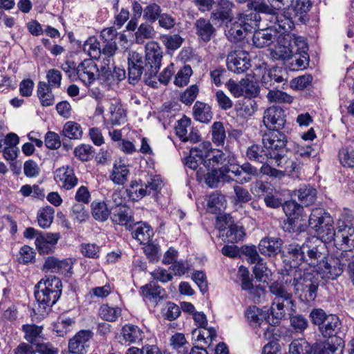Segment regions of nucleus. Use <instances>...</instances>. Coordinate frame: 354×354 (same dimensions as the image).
<instances>
[{"instance_id":"f704fd0d","label":"nucleus","mask_w":354,"mask_h":354,"mask_svg":"<svg viewBox=\"0 0 354 354\" xmlns=\"http://www.w3.org/2000/svg\"><path fill=\"white\" fill-rule=\"evenodd\" d=\"M129 170L124 164L115 163L110 179L115 184L122 185L127 181Z\"/></svg>"},{"instance_id":"2eb2a0df","label":"nucleus","mask_w":354,"mask_h":354,"mask_svg":"<svg viewBox=\"0 0 354 354\" xmlns=\"http://www.w3.org/2000/svg\"><path fill=\"white\" fill-rule=\"evenodd\" d=\"M270 22L273 25L254 32L252 37V43L257 48H262L270 46L279 36V26L274 20H270Z\"/></svg>"},{"instance_id":"c9c22d12","label":"nucleus","mask_w":354,"mask_h":354,"mask_svg":"<svg viewBox=\"0 0 354 354\" xmlns=\"http://www.w3.org/2000/svg\"><path fill=\"white\" fill-rule=\"evenodd\" d=\"M43 328L38 326L35 324H26L22 326V330L25 333L24 338L30 344L36 345L39 342V339L42 338Z\"/></svg>"},{"instance_id":"dca6fc26","label":"nucleus","mask_w":354,"mask_h":354,"mask_svg":"<svg viewBox=\"0 0 354 354\" xmlns=\"http://www.w3.org/2000/svg\"><path fill=\"white\" fill-rule=\"evenodd\" d=\"M211 147L209 142H203L198 146L193 147L189 151V156L186 158L185 165L187 167L193 170H198L200 167H203V164L206 160V153Z\"/></svg>"},{"instance_id":"5701e85b","label":"nucleus","mask_w":354,"mask_h":354,"mask_svg":"<svg viewBox=\"0 0 354 354\" xmlns=\"http://www.w3.org/2000/svg\"><path fill=\"white\" fill-rule=\"evenodd\" d=\"M218 8L211 12L210 19L222 22H231L234 19L232 9L234 4L229 0H220Z\"/></svg>"},{"instance_id":"2f4dec72","label":"nucleus","mask_w":354,"mask_h":354,"mask_svg":"<svg viewBox=\"0 0 354 354\" xmlns=\"http://www.w3.org/2000/svg\"><path fill=\"white\" fill-rule=\"evenodd\" d=\"M194 118L203 123H208L212 118L211 107L202 102L197 101L193 106Z\"/></svg>"},{"instance_id":"f03ea898","label":"nucleus","mask_w":354,"mask_h":354,"mask_svg":"<svg viewBox=\"0 0 354 354\" xmlns=\"http://www.w3.org/2000/svg\"><path fill=\"white\" fill-rule=\"evenodd\" d=\"M286 278L283 277L282 281H275L269 286L270 292L274 296L270 312L272 317L276 319L274 324L282 319L286 315V310L290 308L291 311H295V301L292 299V294L288 286L289 283H286Z\"/></svg>"},{"instance_id":"7c9ffc66","label":"nucleus","mask_w":354,"mask_h":354,"mask_svg":"<svg viewBox=\"0 0 354 354\" xmlns=\"http://www.w3.org/2000/svg\"><path fill=\"white\" fill-rule=\"evenodd\" d=\"M226 155L223 151L218 149H212V146L206 153V160L203 164L204 168H207L210 170V167H214L223 165L225 162Z\"/></svg>"},{"instance_id":"0e129e2a","label":"nucleus","mask_w":354,"mask_h":354,"mask_svg":"<svg viewBox=\"0 0 354 354\" xmlns=\"http://www.w3.org/2000/svg\"><path fill=\"white\" fill-rule=\"evenodd\" d=\"M75 155L82 161H88L93 155V147L89 145H81L75 148Z\"/></svg>"},{"instance_id":"1a4fd4ad","label":"nucleus","mask_w":354,"mask_h":354,"mask_svg":"<svg viewBox=\"0 0 354 354\" xmlns=\"http://www.w3.org/2000/svg\"><path fill=\"white\" fill-rule=\"evenodd\" d=\"M323 242L316 237L306 241L304 262L315 269L326 259V245Z\"/></svg>"},{"instance_id":"4c0bfd02","label":"nucleus","mask_w":354,"mask_h":354,"mask_svg":"<svg viewBox=\"0 0 354 354\" xmlns=\"http://www.w3.org/2000/svg\"><path fill=\"white\" fill-rule=\"evenodd\" d=\"M295 194L299 201L305 206L313 204L317 198V190L310 186H304L298 189Z\"/></svg>"},{"instance_id":"052dcab7","label":"nucleus","mask_w":354,"mask_h":354,"mask_svg":"<svg viewBox=\"0 0 354 354\" xmlns=\"http://www.w3.org/2000/svg\"><path fill=\"white\" fill-rule=\"evenodd\" d=\"M170 345L175 350L179 351L182 349L183 352H187V345H189L185 335L177 333L172 335L170 338Z\"/></svg>"},{"instance_id":"39448f33","label":"nucleus","mask_w":354,"mask_h":354,"mask_svg":"<svg viewBox=\"0 0 354 354\" xmlns=\"http://www.w3.org/2000/svg\"><path fill=\"white\" fill-rule=\"evenodd\" d=\"M252 10L248 13H241L239 16V21L245 27L256 28L259 27L262 20L261 13L270 16V21L274 20L279 28L283 30H292L294 27V23L289 17H286L284 15H274L275 9L268 3V9L267 10H259L255 7H250Z\"/></svg>"},{"instance_id":"72a5a7b5","label":"nucleus","mask_w":354,"mask_h":354,"mask_svg":"<svg viewBox=\"0 0 354 354\" xmlns=\"http://www.w3.org/2000/svg\"><path fill=\"white\" fill-rule=\"evenodd\" d=\"M286 81L283 76L279 74V71L276 69L270 70L265 73L261 79V84L266 89L277 88L276 84L282 83Z\"/></svg>"},{"instance_id":"09e8293b","label":"nucleus","mask_w":354,"mask_h":354,"mask_svg":"<svg viewBox=\"0 0 354 354\" xmlns=\"http://www.w3.org/2000/svg\"><path fill=\"white\" fill-rule=\"evenodd\" d=\"M121 315V309L118 307L113 308L103 304L99 309V316L107 322H115Z\"/></svg>"},{"instance_id":"6e6552de","label":"nucleus","mask_w":354,"mask_h":354,"mask_svg":"<svg viewBox=\"0 0 354 354\" xmlns=\"http://www.w3.org/2000/svg\"><path fill=\"white\" fill-rule=\"evenodd\" d=\"M309 317L312 324L318 326L319 331L323 337H336L341 326L337 315L327 314L322 308H313L310 313Z\"/></svg>"},{"instance_id":"338daca9","label":"nucleus","mask_w":354,"mask_h":354,"mask_svg":"<svg viewBox=\"0 0 354 354\" xmlns=\"http://www.w3.org/2000/svg\"><path fill=\"white\" fill-rule=\"evenodd\" d=\"M339 161L344 167H354V150L342 149L339 153Z\"/></svg>"},{"instance_id":"a211bd4d","label":"nucleus","mask_w":354,"mask_h":354,"mask_svg":"<svg viewBox=\"0 0 354 354\" xmlns=\"http://www.w3.org/2000/svg\"><path fill=\"white\" fill-rule=\"evenodd\" d=\"M93 337V333L90 330L79 331L68 342L69 351L75 354H85Z\"/></svg>"},{"instance_id":"0eeeda50","label":"nucleus","mask_w":354,"mask_h":354,"mask_svg":"<svg viewBox=\"0 0 354 354\" xmlns=\"http://www.w3.org/2000/svg\"><path fill=\"white\" fill-rule=\"evenodd\" d=\"M308 224L315 231L317 239L324 242L332 241L335 234L333 219L324 209H313L309 216Z\"/></svg>"},{"instance_id":"69168bd1","label":"nucleus","mask_w":354,"mask_h":354,"mask_svg":"<svg viewBox=\"0 0 354 354\" xmlns=\"http://www.w3.org/2000/svg\"><path fill=\"white\" fill-rule=\"evenodd\" d=\"M161 39L167 48L170 50H176L178 48L183 41L182 37L178 35H163Z\"/></svg>"},{"instance_id":"c756f323","label":"nucleus","mask_w":354,"mask_h":354,"mask_svg":"<svg viewBox=\"0 0 354 354\" xmlns=\"http://www.w3.org/2000/svg\"><path fill=\"white\" fill-rule=\"evenodd\" d=\"M344 342L342 339L335 337L331 341L324 343L322 347L314 352V354H343Z\"/></svg>"},{"instance_id":"f257e3e1","label":"nucleus","mask_w":354,"mask_h":354,"mask_svg":"<svg viewBox=\"0 0 354 354\" xmlns=\"http://www.w3.org/2000/svg\"><path fill=\"white\" fill-rule=\"evenodd\" d=\"M145 57L137 52L129 53L128 71L131 84H136L142 75L146 82L155 77L160 67L162 51L158 43L150 41L145 45Z\"/></svg>"},{"instance_id":"8fccbe9b","label":"nucleus","mask_w":354,"mask_h":354,"mask_svg":"<svg viewBox=\"0 0 354 354\" xmlns=\"http://www.w3.org/2000/svg\"><path fill=\"white\" fill-rule=\"evenodd\" d=\"M92 215L95 220L104 221L111 215L110 209L104 202L92 203Z\"/></svg>"},{"instance_id":"13d9d810","label":"nucleus","mask_w":354,"mask_h":354,"mask_svg":"<svg viewBox=\"0 0 354 354\" xmlns=\"http://www.w3.org/2000/svg\"><path fill=\"white\" fill-rule=\"evenodd\" d=\"M212 140L217 145L224 143L225 131L223 124L221 122H215L212 126Z\"/></svg>"},{"instance_id":"b1692460","label":"nucleus","mask_w":354,"mask_h":354,"mask_svg":"<svg viewBox=\"0 0 354 354\" xmlns=\"http://www.w3.org/2000/svg\"><path fill=\"white\" fill-rule=\"evenodd\" d=\"M283 241L278 237H265L259 244V250L263 255H276L281 252Z\"/></svg>"},{"instance_id":"6e6d98bb","label":"nucleus","mask_w":354,"mask_h":354,"mask_svg":"<svg viewBox=\"0 0 354 354\" xmlns=\"http://www.w3.org/2000/svg\"><path fill=\"white\" fill-rule=\"evenodd\" d=\"M83 50L87 52L91 59L100 58L101 50L100 43L95 38H89L84 44Z\"/></svg>"},{"instance_id":"3c124183","label":"nucleus","mask_w":354,"mask_h":354,"mask_svg":"<svg viewBox=\"0 0 354 354\" xmlns=\"http://www.w3.org/2000/svg\"><path fill=\"white\" fill-rule=\"evenodd\" d=\"M224 196L218 192L212 193L208 197L207 207L213 214L221 211L224 207Z\"/></svg>"},{"instance_id":"393cba45","label":"nucleus","mask_w":354,"mask_h":354,"mask_svg":"<svg viewBox=\"0 0 354 354\" xmlns=\"http://www.w3.org/2000/svg\"><path fill=\"white\" fill-rule=\"evenodd\" d=\"M110 214L112 221L121 225H127L133 221L131 209L125 205L110 206Z\"/></svg>"},{"instance_id":"4468645a","label":"nucleus","mask_w":354,"mask_h":354,"mask_svg":"<svg viewBox=\"0 0 354 354\" xmlns=\"http://www.w3.org/2000/svg\"><path fill=\"white\" fill-rule=\"evenodd\" d=\"M279 36L277 39V45L270 53L272 59L276 60L290 59L292 57V51L290 49V39L292 35L289 33L291 30H283L279 28Z\"/></svg>"},{"instance_id":"bb28decb","label":"nucleus","mask_w":354,"mask_h":354,"mask_svg":"<svg viewBox=\"0 0 354 354\" xmlns=\"http://www.w3.org/2000/svg\"><path fill=\"white\" fill-rule=\"evenodd\" d=\"M141 290L143 295L156 304L166 297L165 290L153 281L142 286Z\"/></svg>"},{"instance_id":"864d4df0","label":"nucleus","mask_w":354,"mask_h":354,"mask_svg":"<svg viewBox=\"0 0 354 354\" xmlns=\"http://www.w3.org/2000/svg\"><path fill=\"white\" fill-rule=\"evenodd\" d=\"M290 59H292L290 67L293 71L304 69L309 63V56L308 53H293L292 57Z\"/></svg>"},{"instance_id":"9b49d317","label":"nucleus","mask_w":354,"mask_h":354,"mask_svg":"<svg viewBox=\"0 0 354 354\" xmlns=\"http://www.w3.org/2000/svg\"><path fill=\"white\" fill-rule=\"evenodd\" d=\"M282 207L288 217L287 223H285L283 227L286 230L290 232L304 230V228L301 227L303 226L301 221H304L302 219L303 207L295 201H288L282 205Z\"/></svg>"},{"instance_id":"ea45409f","label":"nucleus","mask_w":354,"mask_h":354,"mask_svg":"<svg viewBox=\"0 0 354 354\" xmlns=\"http://www.w3.org/2000/svg\"><path fill=\"white\" fill-rule=\"evenodd\" d=\"M245 315L249 324L255 327L259 326L266 317V315L255 306L248 307Z\"/></svg>"},{"instance_id":"4be33fe9","label":"nucleus","mask_w":354,"mask_h":354,"mask_svg":"<svg viewBox=\"0 0 354 354\" xmlns=\"http://www.w3.org/2000/svg\"><path fill=\"white\" fill-rule=\"evenodd\" d=\"M196 177L198 181L205 180V183L209 187H216L221 178L225 180L227 176H226L221 169H212L211 171L208 170L207 168L203 169L200 167L196 172Z\"/></svg>"},{"instance_id":"680f3d73","label":"nucleus","mask_w":354,"mask_h":354,"mask_svg":"<svg viewBox=\"0 0 354 354\" xmlns=\"http://www.w3.org/2000/svg\"><path fill=\"white\" fill-rule=\"evenodd\" d=\"M290 49L293 53H307L308 46L304 39L301 37H295L292 35V39H290Z\"/></svg>"},{"instance_id":"aec40b11","label":"nucleus","mask_w":354,"mask_h":354,"mask_svg":"<svg viewBox=\"0 0 354 354\" xmlns=\"http://www.w3.org/2000/svg\"><path fill=\"white\" fill-rule=\"evenodd\" d=\"M228 171L234 174L235 181L240 185L250 182L253 178H256L259 175L257 168L249 162H244L241 165L233 167Z\"/></svg>"},{"instance_id":"9d476101","label":"nucleus","mask_w":354,"mask_h":354,"mask_svg":"<svg viewBox=\"0 0 354 354\" xmlns=\"http://www.w3.org/2000/svg\"><path fill=\"white\" fill-rule=\"evenodd\" d=\"M336 247L343 250H352L354 248V227L348 220H339L332 239Z\"/></svg>"},{"instance_id":"473e14b6","label":"nucleus","mask_w":354,"mask_h":354,"mask_svg":"<svg viewBox=\"0 0 354 354\" xmlns=\"http://www.w3.org/2000/svg\"><path fill=\"white\" fill-rule=\"evenodd\" d=\"M242 289L248 292L250 298L254 303H260L265 299L266 290L261 285L254 286L252 282H245L242 285Z\"/></svg>"},{"instance_id":"4d7b16f0","label":"nucleus","mask_w":354,"mask_h":354,"mask_svg":"<svg viewBox=\"0 0 354 354\" xmlns=\"http://www.w3.org/2000/svg\"><path fill=\"white\" fill-rule=\"evenodd\" d=\"M192 74V68L188 66H184L176 74L175 77L174 84L180 87L185 86L188 84L189 77Z\"/></svg>"},{"instance_id":"58836bf2","label":"nucleus","mask_w":354,"mask_h":354,"mask_svg":"<svg viewBox=\"0 0 354 354\" xmlns=\"http://www.w3.org/2000/svg\"><path fill=\"white\" fill-rule=\"evenodd\" d=\"M155 36L156 31L151 24L147 23L141 24L135 33L136 43L142 44L145 39H153Z\"/></svg>"},{"instance_id":"e433bc0d","label":"nucleus","mask_w":354,"mask_h":354,"mask_svg":"<svg viewBox=\"0 0 354 354\" xmlns=\"http://www.w3.org/2000/svg\"><path fill=\"white\" fill-rule=\"evenodd\" d=\"M248 27H245L240 21L231 24L230 28L226 31L227 39L232 42H238L243 39L247 33Z\"/></svg>"},{"instance_id":"49530a36","label":"nucleus","mask_w":354,"mask_h":354,"mask_svg":"<svg viewBox=\"0 0 354 354\" xmlns=\"http://www.w3.org/2000/svg\"><path fill=\"white\" fill-rule=\"evenodd\" d=\"M267 98L270 102L279 104H290L293 100V97L291 95L276 88L269 89V91L267 94Z\"/></svg>"},{"instance_id":"c85d7f7f","label":"nucleus","mask_w":354,"mask_h":354,"mask_svg":"<svg viewBox=\"0 0 354 354\" xmlns=\"http://www.w3.org/2000/svg\"><path fill=\"white\" fill-rule=\"evenodd\" d=\"M306 241L299 245L297 243H292L286 246L287 254L290 259L293 263L294 267L301 265L305 261Z\"/></svg>"},{"instance_id":"a18cd8bd","label":"nucleus","mask_w":354,"mask_h":354,"mask_svg":"<svg viewBox=\"0 0 354 354\" xmlns=\"http://www.w3.org/2000/svg\"><path fill=\"white\" fill-rule=\"evenodd\" d=\"M289 315L290 325L296 333H301L308 328V321L304 315L297 313H289Z\"/></svg>"},{"instance_id":"f8f14e48","label":"nucleus","mask_w":354,"mask_h":354,"mask_svg":"<svg viewBox=\"0 0 354 354\" xmlns=\"http://www.w3.org/2000/svg\"><path fill=\"white\" fill-rule=\"evenodd\" d=\"M344 254V250H342L337 257L326 259L316 268V271L322 274L323 279L331 280L337 279L342 274L345 266V261L342 260Z\"/></svg>"},{"instance_id":"bf43d9fd","label":"nucleus","mask_w":354,"mask_h":354,"mask_svg":"<svg viewBox=\"0 0 354 354\" xmlns=\"http://www.w3.org/2000/svg\"><path fill=\"white\" fill-rule=\"evenodd\" d=\"M161 8L156 3L147 6L144 9L143 17L151 23L155 22L161 15Z\"/></svg>"},{"instance_id":"cd10ccee","label":"nucleus","mask_w":354,"mask_h":354,"mask_svg":"<svg viewBox=\"0 0 354 354\" xmlns=\"http://www.w3.org/2000/svg\"><path fill=\"white\" fill-rule=\"evenodd\" d=\"M274 4H269L274 9V15H284L286 17H289L292 21V18L296 17V9H295L294 0H272Z\"/></svg>"},{"instance_id":"a878e982","label":"nucleus","mask_w":354,"mask_h":354,"mask_svg":"<svg viewBox=\"0 0 354 354\" xmlns=\"http://www.w3.org/2000/svg\"><path fill=\"white\" fill-rule=\"evenodd\" d=\"M245 156L251 162L262 163L263 165L270 160L263 145L261 146L258 144H253L248 147L245 151Z\"/></svg>"},{"instance_id":"ddd939ff","label":"nucleus","mask_w":354,"mask_h":354,"mask_svg":"<svg viewBox=\"0 0 354 354\" xmlns=\"http://www.w3.org/2000/svg\"><path fill=\"white\" fill-rule=\"evenodd\" d=\"M226 65L227 69L234 73L241 74L250 67L249 54L240 49H232L228 52Z\"/></svg>"},{"instance_id":"20e7f679","label":"nucleus","mask_w":354,"mask_h":354,"mask_svg":"<svg viewBox=\"0 0 354 354\" xmlns=\"http://www.w3.org/2000/svg\"><path fill=\"white\" fill-rule=\"evenodd\" d=\"M286 283H289L294 288L295 295L301 301L310 302L317 296L319 279L310 272L295 273L293 277H287Z\"/></svg>"},{"instance_id":"603ef678","label":"nucleus","mask_w":354,"mask_h":354,"mask_svg":"<svg viewBox=\"0 0 354 354\" xmlns=\"http://www.w3.org/2000/svg\"><path fill=\"white\" fill-rule=\"evenodd\" d=\"M310 344L304 339L293 340L289 346L290 354H309Z\"/></svg>"},{"instance_id":"a19ab883","label":"nucleus","mask_w":354,"mask_h":354,"mask_svg":"<svg viewBox=\"0 0 354 354\" xmlns=\"http://www.w3.org/2000/svg\"><path fill=\"white\" fill-rule=\"evenodd\" d=\"M225 239L224 241L229 243H236L243 239L245 236L243 227L235 224H230L224 232Z\"/></svg>"},{"instance_id":"412c9836","label":"nucleus","mask_w":354,"mask_h":354,"mask_svg":"<svg viewBox=\"0 0 354 354\" xmlns=\"http://www.w3.org/2000/svg\"><path fill=\"white\" fill-rule=\"evenodd\" d=\"M194 28L199 41L206 44L211 41L216 32L210 21L203 17L195 21Z\"/></svg>"},{"instance_id":"37998d69","label":"nucleus","mask_w":354,"mask_h":354,"mask_svg":"<svg viewBox=\"0 0 354 354\" xmlns=\"http://www.w3.org/2000/svg\"><path fill=\"white\" fill-rule=\"evenodd\" d=\"M55 210L50 206H46L40 209L37 213V221L42 228H47L53 223Z\"/></svg>"},{"instance_id":"7ed1b4c3","label":"nucleus","mask_w":354,"mask_h":354,"mask_svg":"<svg viewBox=\"0 0 354 354\" xmlns=\"http://www.w3.org/2000/svg\"><path fill=\"white\" fill-rule=\"evenodd\" d=\"M61 281L55 276L42 279L37 284L35 297L38 305V313H44L47 307H51L56 303L61 295Z\"/></svg>"},{"instance_id":"6ab92c4d","label":"nucleus","mask_w":354,"mask_h":354,"mask_svg":"<svg viewBox=\"0 0 354 354\" xmlns=\"http://www.w3.org/2000/svg\"><path fill=\"white\" fill-rule=\"evenodd\" d=\"M284 111L279 106H272L267 109L263 115V123L272 131H279L286 123Z\"/></svg>"},{"instance_id":"f3484780","label":"nucleus","mask_w":354,"mask_h":354,"mask_svg":"<svg viewBox=\"0 0 354 354\" xmlns=\"http://www.w3.org/2000/svg\"><path fill=\"white\" fill-rule=\"evenodd\" d=\"M75 73L85 85H91L99 76L98 66L92 59H86L76 68Z\"/></svg>"},{"instance_id":"774afa93","label":"nucleus","mask_w":354,"mask_h":354,"mask_svg":"<svg viewBox=\"0 0 354 354\" xmlns=\"http://www.w3.org/2000/svg\"><path fill=\"white\" fill-rule=\"evenodd\" d=\"M347 265L348 276L354 285V254L352 250H344V254L342 259Z\"/></svg>"},{"instance_id":"c03bdc74","label":"nucleus","mask_w":354,"mask_h":354,"mask_svg":"<svg viewBox=\"0 0 354 354\" xmlns=\"http://www.w3.org/2000/svg\"><path fill=\"white\" fill-rule=\"evenodd\" d=\"M153 234L152 229L146 224H139L132 233L133 237L141 244H147L151 241Z\"/></svg>"},{"instance_id":"79ce46f5","label":"nucleus","mask_w":354,"mask_h":354,"mask_svg":"<svg viewBox=\"0 0 354 354\" xmlns=\"http://www.w3.org/2000/svg\"><path fill=\"white\" fill-rule=\"evenodd\" d=\"M123 339L128 343H134L142 338L141 330L136 326L125 325L122 329Z\"/></svg>"},{"instance_id":"de8ad7c7","label":"nucleus","mask_w":354,"mask_h":354,"mask_svg":"<svg viewBox=\"0 0 354 354\" xmlns=\"http://www.w3.org/2000/svg\"><path fill=\"white\" fill-rule=\"evenodd\" d=\"M62 135L69 139H80L82 136L81 126L75 122H67L63 128Z\"/></svg>"},{"instance_id":"423d86ee","label":"nucleus","mask_w":354,"mask_h":354,"mask_svg":"<svg viewBox=\"0 0 354 354\" xmlns=\"http://www.w3.org/2000/svg\"><path fill=\"white\" fill-rule=\"evenodd\" d=\"M262 144L266 149L270 159L274 161V165L282 167L284 156L288 151L286 135L279 131L266 133L263 136Z\"/></svg>"},{"instance_id":"5fc2aeb1","label":"nucleus","mask_w":354,"mask_h":354,"mask_svg":"<svg viewBox=\"0 0 354 354\" xmlns=\"http://www.w3.org/2000/svg\"><path fill=\"white\" fill-rule=\"evenodd\" d=\"M100 65L98 66L99 75H101L104 79L109 80L113 68V60L111 57H100Z\"/></svg>"},{"instance_id":"e2e57ef3","label":"nucleus","mask_w":354,"mask_h":354,"mask_svg":"<svg viewBox=\"0 0 354 354\" xmlns=\"http://www.w3.org/2000/svg\"><path fill=\"white\" fill-rule=\"evenodd\" d=\"M234 192L235 194L234 203H245L252 199V196L248 190L240 185L234 186Z\"/></svg>"}]
</instances>
